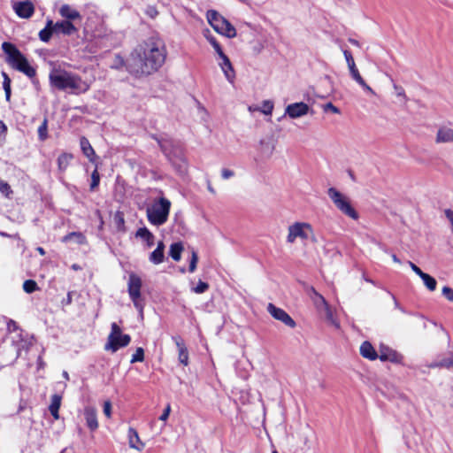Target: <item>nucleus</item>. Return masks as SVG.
Listing matches in <instances>:
<instances>
[{
	"instance_id": "nucleus-36",
	"label": "nucleus",
	"mask_w": 453,
	"mask_h": 453,
	"mask_svg": "<svg viewBox=\"0 0 453 453\" xmlns=\"http://www.w3.org/2000/svg\"><path fill=\"white\" fill-rule=\"evenodd\" d=\"M420 278L429 291H434L436 289L437 281L434 277L425 273Z\"/></svg>"
},
{
	"instance_id": "nucleus-25",
	"label": "nucleus",
	"mask_w": 453,
	"mask_h": 453,
	"mask_svg": "<svg viewBox=\"0 0 453 453\" xmlns=\"http://www.w3.org/2000/svg\"><path fill=\"white\" fill-rule=\"evenodd\" d=\"M360 354L363 357L369 360H375L378 358V354L372 345L369 342H364L360 346Z\"/></svg>"
},
{
	"instance_id": "nucleus-17",
	"label": "nucleus",
	"mask_w": 453,
	"mask_h": 453,
	"mask_svg": "<svg viewBox=\"0 0 453 453\" xmlns=\"http://www.w3.org/2000/svg\"><path fill=\"white\" fill-rule=\"evenodd\" d=\"M453 142V128L443 126L441 127L436 134V143H448Z\"/></svg>"
},
{
	"instance_id": "nucleus-4",
	"label": "nucleus",
	"mask_w": 453,
	"mask_h": 453,
	"mask_svg": "<svg viewBox=\"0 0 453 453\" xmlns=\"http://www.w3.org/2000/svg\"><path fill=\"white\" fill-rule=\"evenodd\" d=\"M171 205V202L164 196L156 199L146 210L149 222L157 226L164 225L168 220Z\"/></svg>"
},
{
	"instance_id": "nucleus-47",
	"label": "nucleus",
	"mask_w": 453,
	"mask_h": 453,
	"mask_svg": "<svg viewBox=\"0 0 453 453\" xmlns=\"http://www.w3.org/2000/svg\"><path fill=\"white\" fill-rule=\"evenodd\" d=\"M198 261V256L195 250L192 251V256L189 263L188 271L194 273L196 269V264Z\"/></svg>"
},
{
	"instance_id": "nucleus-39",
	"label": "nucleus",
	"mask_w": 453,
	"mask_h": 453,
	"mask_svg": "<svg viewBox=\"0 0 453 453\" xmlns=\"http://www.w3.org/2000/svg\"><path fill=\"white\" fill-rule=\"evenodd\" d=\"M38 136L41 141H45L48 138V121L46 119L38 127Z\"/></svg>"
},
{
	"instance_id": "nucleus-53",
	"label": "nucleus",
	"mask_w": 453,
	"mask_h": 453,
	"mask_svg": "<svg viewBox=\"0 0 453 453\" xmlns=\"http://www.w3.org/2000/svg\"><path fill=\"white\" fill-rule=\"evenodd\" d=\"M170 412H171V406H170V404H167V406L164 410L163 413L159 417V419L162 421H166L167 418H169Z\"/></svg>"
},
{
	"instance_id": "nucleus-57",
	"label": "nucleus",
	"mask_w": 453,
	"mask_h": 453,
	"mask_svg": "<svg viewBox=\"0 0 453 453\" xmlns=\"http://www.w3.org/2000/svg\"><path fill=\"white\" fill-rule=\"evenodd\" d=\"M409 265L411 268V270L419 277H421L425 273L418 266H417L414 263L411 261L409 262Z\"/></svg>"
},
{
	"instance_id": "nucleus-62",
	"label": "nucleus",
	"mask_w": 453,
	"mask_h": 453,
	"mask_svg": "<svg viewBox=\"0 0 453 453\" xmlns=\"http://www.w3.org/2000/svg\"><path fill=\"white\" fill-rule=\"evenodd\" d=\"M348 67H349V70L350 73H352L353 72H356L357 70L355 63L350 65H349Z\"/></svg>"
},
{
	"instance_id": "nucleus-10",
	"label": "nucleus",
	"mask_w": 453,
	"mask_h": 453,
	"mask_svg": "<svg viewBox=\"0 0 453 453\" xmlns=\"http://www.w3.org/2000/svg\"><path fill=\"white\" fill-rule=\"evenodd\" d=\"M266 310L274 319L280 321L290 328L296 327V323L283 309L276 307L273 303H270Z\"/></svg>"
},
{
	"instance_id": "nucleus-8",
	"label": "nucleus",
	"mask_w": 453,
	"mask_h": 453,
	"mask_svg": "<svg viewBox=\"0 0 453 453\" xmlns=\"http://www.w3.org/2000/svg\"><path fill=\"white\" fill-rule=\"evenodd\" d=\"M131 337L122 334L121 328L115 323H111V333L108 335L105 350L116 352L119 349L124 348L130 343Z\"/></svg>"
},
{
	"instance_id": "nucleus-48",
	"label": "nucleus",
	"mask_w": 453,
	"mask_h": 453,
	"mask_svg": "<svg viewBox=\"0 0 453 453\" xmlns=\"http://www.w3.org/2000/svg\"><path fill=\"white\" fill-rule=\"evenodd\" d=\"M442 296L449 302H453V288L445 286L441 289Z\"/></svg>"
},
{
	"instance_id": "nucleus-30",
	"label": "nucleus",
	"mask_w": 453,
	"mask_h": 453,
	"mask_svg": "<svg viewBox=\"0 0 453 453\" xmlns=\"http://www.w3.org/2000/svg\"><path fill=\"white\" fill-rule=\"evenodd\" d=\"M73 156L71 153L64 152L58 157V166L60 172H65L69 166Z\"/></svg>"
},
{
	"instance_id": "nucleus-24",
	"label": "nucleus",
	"mask_w": 453,
	"mask_h": 453,
	"mask_svg": "<svg viewBox=\"0 0 453 453\" xmlns=\"http://www.w3.org/2000/svg\"><path fill=\"white\" fill-rule=\"evenodd\" d=\"M428 367L453 369V352H449L447 357L434 361L428 365Z\"/></svg>"
},
{
	"instance_id": "nucleus-54",
	"label": "nucleus",
	"mask_w": 453,
	"mask_h": 453,
	"mask_svg": "<svg viewBox=\"0 0 453 453\" xmlns=\"http://www.w3.org/2000/svg\"><path fill=\"white\" fill-rule=\"evenodd\" d=\"M409 265L411 268V270L419 277H421L425 273L418 266H417L414 263L411 261L409 262Z\"/></svg>"
},
{
	"instance_id": "nucleus-20",
	"label": "nucleus",
	"mask_w": 453,
	"mask_h": 453,
	"mask_svg": "<svg viewBox=\"0 0 453 453\" xmlns=\"http://www.w3.org/2000/svg\"><path fill=\"white\" fill-rule=\"evenodd\" d=\"M219 65L220 66L222 72L224 73L226 79L230 83H234L235 73L230 62V59L228 58H224V60L219 62Z\"/></svg>"
},
{
	"instance_id": "nucleus-28",
	"label": "nucleus",
	"mask_w": 453,
	"mask_h": 453,
	"mask_svg": "<svg viewBox=\"0 0 453 453\" xmlns=\"http://www.w3.org/2000/svg\"><path fill=\"white\" fill-rule=\"evenodd\" d=\"M311 298L314 305L316 306V308L319 311H322L324 308H326V306L328 305L326 299L319 293H318L313 288H311Z\"/></svg>"
},
{
	"instance_id": "nucleus-27",
	"label": "nucleus",
	"mask_w": 453,
	"mask_h": 453,
	"mask_svg": "<svg viewBox=\"0 0 453 453\" xmlns=\"http://www.w3.org/2000/svg\"><path fill=\"white\" fill-rule=\"evenodd\" d=\"M135 236L144 241L148 247L154 245L155 236L147 227L139 228L136 231Z\"/></svg>"
},
{
	"instance_id": "nucleus-51",
	"label": "nucleus",
	"mask_w": 453,
	"mask_h": 453,
	"mask_svg": "<svg viewBox=\"0 0 453 453\" xmlns=\"http://www.w3.org/2000/svg\"><path fill=\"white\" fill-rule=\"evenodd\" d=\"M444 213H445L447 219L449 220V222L450 224L451 231L453 233V210L447 209V210H445Z\"/></svg>"
},
{
	"instance_id": "nucleus-42",
	"label": "nucleus",
	"mask_w": 453,
	"mask_h": 453,
	"mask_svg": "<svg viewBox=\"0 0 453 453\" xmlns=\"http://www.w3.org/2000/svg\"><path fill=\"white\" fill-rule=\"evenodd\" d=\"M144 360V350L142 348H137L135 352L133 354L131 363L142 362Z\"/></svg>"
},
{
	"instance_id": "nucleus-46",
	"label": "nucleus",
	"mask_w": 453,
	"mask_h": 453,
	"mask_svg": "<svg viewBox=\"0 0 453 453\" xmlns=\"http://www.w3.org/2000/svg\"><path fill=\"white\" fill-rule=\"evenodd\" d=\"M394 88V90H395V96L397 97H400L402 98V100L406 103L408 101V98L406 96V94H405V91L403 89V87L399 86V85H396V84H394L393 86Z\"/></svg>"
},
{
	"instance_id": "nucleus-50",
	"label": "nucleus",
	"mask_w": 453,
	"mask_h": 453,
	"mask_svg": "<svg viewBox=\"0 0 453 453\" xmlns=\"http://www.w3.org/2000/svg\"><path fill=\"white\" fill-rule=\"evenodd\" d=\"M324 111H331L333 113L339 114L340 110L332 103H327L323 106Z\"/></svg>"
},
{
	"instance_id": "nucleus-63",
	"label": "nucleus",
	"mask_w": 453,
	"mask_h": 453,
	"mask_svg": "<svg viewBox=\"0 0 453 453\" xmlns=\"http://www.w3.org/2000/svg\"><path fill=\"white\" fill-rule=\"evenodd\" d=\"M71 303H72V293H71V292H69V293L67 294V297H66L65 303H66V304H70Z\"/></svg>"
},
{
	"instance_id": "nucleus-13",
	"label": "nucleus",
	"mask_w": 453,
	"mask_h": 453,
	"mask_svg": "<svg viewBox=\"0 0 453 453\" xmlns=\"http://www.w3.org/2000/svg\"><path fill=\"white\" fill-rule=\"evenodd\" d=\"M7 329L10 333H16V335L19 339H16L15 336H12V342L17 345V350L18 354H19V351L23 349H27L28 346L31 344L30 342L24 340L21 337V334L19 331L18 325L13 320H9L7 322Z\"/></svg>"
},
{
	"instance_id": "nucleus-18",
	"label": "nucleus",
	"mask_w": 453,
	"mask_h": 453,
	"mask_svg": "<svg viewBox=\"0 0 453 453\" xmlns=\"http://www.w3.org/2000/svg\"><path fill=\"white\" fill-rule=\"evenodd\" d=\"M58 12L62 18L65 19V20L68 21L81 19L80 12L76 9L73 8L71 5L66 4L61 5V7L58 10Z\"/></svg>"
},
{
	"instance_id": "nucleus-52",
	"label": "nucleus",
	"mask_w": 453,
	"mask_h": 453,
	"mask_svg": "<svg viewBox=\"0 0 453 453\" xmlns=\"http://www.w3.org/2000/svg\"><path fill=\"white\" fill-rule=\"evenodd\" d=\"M206 38L210 42L215 51H219V49L221 47L219 43L216 41V39L213 36H206Z\"/></svg>"
},
{
	"instance_id": "nucleus-31",
	"label": "nucleus",
	"mask_w": 453,
	"mask_h": 453,
	"mask_svg": "<svg viewBox=\"0 0 453 453\" xmlns=\"http://www.w3.org/2000/svg\"><path fill=\"white\" fill-rule=\"evenodd\" d=\"M53 21L48 20L46 27L40 31L39 33V38L41 41L47 42L50 41L51 35L55 34V30H53Z\"/></svg>"
},
{
	"instance_id": "nucleus-29",
	"label": "nucleus",
	"mask_w": 453,
	"mask_h": 453,
	"mask_svg": "<svg viewBox=\"0 0 453 453\" xmlns=\"http://www.w3.org/2000/svg\"><path fill=\"white\" fill-rule=\"evenodd\" d=\"M62 397L59 395H53L51 396L50 404L49 406V410L50 414L53 416L55 419L59 418L58 411L61 405Z\"/></svg>"
},
{
	"instance_id": "nucleus-56",
	"label": "nucleus",
	"mask_w": 453,
	"mask_h": 453,
	"mask_svg": "<svg viewBox=\"0 0 453 453\" xmlns=\"http://www.w3.org/2000/svg\"><path fill=\"white\" fill-rule=\"evenodd\" d=\"M409 265L411 268V270L419 277H421L425 273L418 266H417L414 263L411 261L409 262Z\"/></svg>"
},
{
	"instance_id": "nucleus-32",
	"label": "nucleus",
	"mask_w": 453,
	"mask_h": 453,
	"mask_svg": "<svg viewBox=\"0 0 453 453\" xmlns=\"http://www.w3.org/2000/svg\"><path fill=\"white\" fill-rule=\"evenodd\" d=\"M183 245L180 242H174L170 246L169 255L174 261H180Z\"/></svg>"
},
{
	"instance_id": "nucleus-9",
	"label": "nucleus",
	"mask_w": 453,
	"mask_h": 453,
	"mask_svg": "<svg viewBox=\"0 0 453 453\" xmlns=\"http://www.w3.org/2000/svg\"><path fill=\"white\" fill-rule=\"evenodd\" d=\"M142 286V279L134 273L128 277L127 291L134 306L139 311L141 315L143 311V303L141 296V289Z\"/></svg>"
},
{
	"instance_id": "nucleus-43",
	"label": "nucleus",
	"mask_w": 453,
	"mask_h": 453,
	"mask_svg": "<svg viewBox=\"0 0 453 453\" xmlns=\"http://www.w3.org/2000/svg\"><path fill=\"white\" fill-rule=\"evenodd\" d=\"M208 289H209V284L204 281H202V280H199L197 285L196 287L192 288V291L196 294H203V293L206 292Z\"/></svg>"
},
{
	"instance_id": "nucleus-37",
	"label": "nucleus",
	"mask_w": 453,
	"mask_h": 453,
	"mask_svg": "<svg viewBox=\"0 0 453 453\" xmlns=\"http://www.w3.org/2000/svg\"><path fill=\"white\" fill-rule=\"evenodd\" d=\"M2 76L4 78L3 88L5 92V98L9 102L11 99V79L5 72H2Z\"/></svg>"
},
{
	"instance_id": "nucleus-11",
	"label": "nucleus",
	"mask_w": 453,
	"mask_h": 453,
	"mask_svg": "<svg viewBox=\"0 0 453 453\" xmlns=\"http://www.w3.org/2000/svg\"><path fill=\"white\" fill-rule=\"evenodd\" d=\"M310 107L303 102L294 103L288 104L285 108V115H288L290 119L302 118L308 114Z\"/></svg>"
},
{
	"instance_id": "nucleus-60",
	"label": "nucleus",
	"mask_w": 453,
	"mask_h": 453,
	"mask_svg": "<svg viewBox=\"0 0 453 453\" xmlns=\"http://www.w3.org/2000/svg\"><path fill=\"white\" fill-rule=\"evenodd\" d=\"M6 130H7V127H6L5 124L0 120V136L4 135Z\"/></svg>"
},
{
	"instance_id": "nucleus-16",
	"label": "nucleus",
	"mask_w": 453,
	"mask_h": 453,
	"mask_svg": "<svg viewBox=\"0 0 453 453\" xmlns=\"http://www.w3.org/2000/svg\"><path fill=\"white\" fill-rule=\"evenodd\" d=\"M378 357L381 361H390L392 363H400L402 360V356L399 353L388 347L380 348Z\"/></svg>"
},
{
	"instance_id": "nucleus-2",
	"label": "nucleus",
	"mask_w": 453,
	"mask_h": 453,
	"mask_svg": "<svg viewBox=\"0 0 453 453\" xmlns=\"http://www.w3.org/2000/svg\"><path fill=\"white\" fill-rule=\"evenodd\" d=\"M49 81L52 88L73 95L86 93L92 84L91 81L83 80L80 75L59 66H53L50 70Z\"/></svg>"
},
{
	"instance_id": "nucleus-59",
	"label": "nucleus",
	"mask_w": 453,
	"mask_h": 453,
	"mask_svg": "<svg viewBox=\"0 0 453 453\" xmlns=\"http://www.w3.org/2000/svg\"><path fill=\"white\" fill-rule=\"evenodd\" d=\"M343 55L345 57L348 66L355 63L352 55L349 50H344Z\"/></svg>"
},
{
	"instance_id": "nucleus-35",
	"label": "nucleus",
	"mask_w": 453,
	"mask_h": 453,
	"mask_svg": "<svg viewBox=\"0 0 453 453\" xmlns=\"http://www.w3.org/2000/svg\"><path fill=\"white\" fill-rule=\"evenodd\" d=\"M113 222L116 228L120 232H125V219L124 213L120 211H118L114 213Z\"/></svg>"
},
{
	"instance_id": "nucleus-22",
	"label": "nucleus",
	"mask_w": 453,
	"mask_h": 453,
	"mask_svg": "<svg viewBox=\"0 0 453 453\" xmlns=\"http://www.w3.org/2000/svg\"><path fill=\"white\" fill-rule=\"evenodd\" d=\"M128 444L129 447L141 451L144 448V443L140 440L137 431L129 427L128 429Z\"/></svg>"
},
{
	"instance_id": "nucleus-6",
	"label": "nucleus",
	"mask_w": 453,
	"mask_h": 453,
	"mask_svg": "<svg viewBox=\"0 0 453 453\" xmlns=\"http://www.w3.org/2000/svg\"><path fill=\"white\" fill-rule=\"evenodd\" d=\"M296 239L302 241L311 240L316 242L313 228L311 224L307 222H295L288 226L287 242L290 244L294 243Z\"/></svg>"
},
{
	"instance_id": "nucleus-34",
	"label": "nucleus",
	"mask_w": 453,
	"mask_h": 453,
	"mask_svg": "<svg viewBox=\"0 0 453 453\" xmlns=\"http://www.w3.org/2000/svg\"><path fill=\"white\" fill-rule=\"evenodd\" d=\"M352 79L357 82L365 91L371 93V94H374V91L372 90V88L365 81V80L362 78V76L360 75L358 70H357L356 72H353L352 73H350Z\"/></svg>"
},
{
	"instance_id": "nucleus-38",
	"label": "nucleus",
	"mask_w": 453,
	"mask_h": 453,
	"mask_svg": "<svg viewBox=\"0 0 453 453\" xmlns=\"http://www.w3.org/2000/svg\"><path fill=\"white\" fill-rule=\"evenodd\" d=\"M273 110V103L270 100H265L262 103L261 108H257L256 111H259L265 115H271Z\"/></svg>"
},
{
	"instance_id": "nucleus-41",
	"label": "nucleus",
	"mask_w": 453,
	"mask_h": 453,
	"mask_svg": "<svg viewBox=\"0 0 453 453\" xmlns=\"http://www.w3.org/2000/svg\"><path fill=\"white\" fill-rule=\"evenodd\" d=\"M0 192L6 197H10L12 194L11 186L4 180L0 179Z\"/></svg>"
},
{
	"instance_id": "nucleus-7",
	"label": "nucleus",
	"mask_w": 453,
	"mask_h": 453,
	"mask_svg": "<svg viewBox=\"0 0 453 453\" xmlns=\"http://www.w3.org/2000/svg\"><path fill=\"white\" fill-rule=\"evenodd\" d=\"M207 20L213 29L228 38H234L236 35L235 28L226 20L223 16L218 13L216 11L211 10L206 14Z\"/></svg>"
},
{
	"instance_id": "nucleus-44",
	"label": "nucleus",
	"mask_w": 453,
	"mask_h": 453,
	"mask_svg": "<svg viewBox=\"0 0 453 453\" xmlns=\"http://www.w3.org/2000/svg\"><path fill=\"white\" fill-rule=\"evenodd\" d=\"M99 182H100V175H99L97 167H96V169L93 171V173L91 174L90 189L94 190L96 188H97V186L99 185Z\"/></svg>"
},
{
	"instance_id": "nucleus-5",
	"label": "nucleus",
	"mask_w": 453,
	"mask_h": 453,
	"mask_svg": "<svg viewBox=\"0 0 453 453\" xmlns=\"http://www.w3.org/2000/svg\"><path fill=\"white\" fill-rule=\"evenodd\" d=\"M327 195L334 206L344 215L352 219H358V213L352 206L349 198L335 188H329Z\"/></svg>"
},
{
	"instance_id": "nucleus-15",
	"label": "nucleus",
	"mask_w": 453,
	"mask_h": 453,
	"mask_svg": "<svg viewBox=\"0 0 453 453\" xmlns=\"http://www.w3.org/2000/svg\"><path fill=\"white\" fill-rule=\"evenodd\" d=\"M84 418L87 423L88 427L91 431H95L98 428V421H97V411L93 406H86L84 408Z\"/></svg>"
},
{
	"instance_id": "nucleus-14",
	"label": "nucleus",
	"mask_w": 453,
	"mask_h": 453,
	"mask_svg": "<svg viewBox=\"0 0 453 453\" xmlns=\"http://www.w3.org/2000/svg\"><path fill=\"white\" fill-rule=\"evenodd\" d=\"M53 30H55V34L57 35H72L77 32V28L74 25L68 20L53 22Z\"/></svg>"
},
{
	"instance_id": "nucleus-40",
	"label": "nucleus",
	"mask_w": 453,
	"mask_h": 453,
	"mask_svg": "<svg viewBox=\"0 0 453 453\" xmlns=\"http://www.w3.org/2000/svg\"><path fill=\"white\" fill-rule=\"evenodd\" d=\"M23 289L28 294L33 293L37 289V283L33 280H27L23 283Z\"/></svg>"
},
{
	"instance_id": "nucleus-3",
	"label": "nucleus",
	"mask_w": 453,
	"mask_h": 453,
	"mask_svg": "<svg viewBox=\"0 0 453 453\" xmlns=\"http://www.w3.org/2000/svg\"><path fill=\"white\" fill-rule=\"evenodd\" d=\"M2 50L6 56V63L12 69L24 73L28 78H34L36 75L35 68L30 65L25 55L13 43L3 42Z\"/></svg>"
},
{
	"instance_id": "nucleus-64",
	"label": "nucleus",
	"mask_w": 453,
	"mask_h": 453,
	"mask_svg": "<svg viewBox=\"0 0 453 453\" xmlns=\"http://www.w3.org/2000/svg\"><path fill=\"white\" fill-rule=\"evenodd\" d=\"M36 250L40 255L43 256L45 254V250L42 247H38Z\"/></svg>"
},
{
	"instance_id": "nucleus-19",
	"label": "nucleus",
	"mask_w": 453,
	"mask_h": 453,
	"mask_svg": "<svg viewBox=\"0 0 453 453\" xmlns=\"http://www.w3.org/2000/svg\"><path fill=\"white\" fill-rule=\"evenodd\" d=\"M80 146H81V151L84 154V156L91 163H96V152H95L93 147L91 146L89 141L86 137L82 136L80 139Z\"/></svg>"
},
{
	"instance_id": "nucleus-33",
	"label": "nucleus",
	"mask_w": 453,
	"mask_h": 453,
	"mask_svg": "<svg viewBox=\"0 0 453 453\" xmlns=\"http://www.w3.org/2000/svg\"><path fill=\"white\" fill-rule=\"evenodd\" d=\"M72 240H74L79 244L86 243V237L80 232H72V233L65 235L62 239V242H67Z\"/></svg>"
},
{
	"instance_id": "nucleus-45",
	"label": "nucleus",
	"mask_w": 453,
	"mask_h": 453,
	"mask_svg": "<svg viewBox=\"0 0 453 453\" xmlns=\"http://www.w3.org/2000/svg\"><path fill=\"white\" fill-rule=\"evenodd\" d=\"M322 311H325L326 319L334 326L339 327L338 322L334 319L333 311L329 305L326 306V308H324Z\"/></svg>"
},
{
	"instance_id": "nucleus-21",
	"label": "nucleus",
	"mask_w": 453,
	"mask_h": 453,
	"mask_svg": "<svg viewBox=\"0 0 453 453\" xmlns=\"http://www.w3.org/2000/svg\"><path fill=\"white\" fill-rule=\"evenodd\" d=\"M178 351H179V361L184 365H188V349L182 341V339L180 336H175L173 338Z\"/></svg>"
},
{
	"instance_id": "nucleus-12",
	"label": "nucleus",
	"mask_w": 453,
	"mask_h": 453,
	"mask_svg": "<svg viewBox=\"0 0 453 453\" xmlns=\"http://www.w3.org/2000/svg\"><path fill=\"white\" fill-rule=\"evenodd\" d=\"M12 9L15 13L21 19H29L35 12V6L32 2L19 1L12 4Z\"/></svg>"
},
{
	"instance_id": "nucleus-1",
	"label": "nucleus",
	"mask_w": 453,
	"mask_h": 453,
	"mask_svg": "<svg viewBox=\"0 0 453 453\" xmlns=\"http://www.w3.org/2000/svg\"><path fill=\"white\" fill-rule=\"evenodd\" d=\"M167 50L164 41L151 36L138 44L127 60V69L135 75H149L165 63Z\"/></svg>"
},
{
	"instance_id": "nucleus-58",
	"label": "nucleus",
	"mask_w": 453,
	"mask_h": 453,
	"mask_svg": "<svg viewBox=\"0 0 453 453\" xmlns=\"http://www.w3.org/2000/svg\"><path fill=\"white\" fill-rule=\"evenodd\" d=\"M221 175H222L223 179L227 180V179L233 177L234 175V173L232 170L224 168L221 171Z\"/></svg>"
},
{
	"instance_id": "nucleus-26",
	"label": "nucleus",
	"mask_w": 453,
	"mask_h": 453,
	"mask_svg": "<svg viewBox=\"0 0 453 453\" xmlns=\"http://www.w3.org/2000/svg\"><path fill=\"white\" fill-rule=\"evenodd\" d=\"M160 148L173 165H178L180 172L185 171L186 163L181 157H172L165 143L159 142Z\"/></svg>"
},
{
	"instance_id": "nucleus-23",
	"label": "nucleus",
	"mask_w": 453,
	"mask_h": 453,
	"mask_svg": "<svg viewBox=\"0 0 453 453\" xmlns=\"http://www.w3.org/2000/svg\"><path fill=\"white\" fill-rule=\"evenodd\" d=\"M150 261L154 265L164 262L165 259V244L162 241L157 243L155 250H153L149 257Z\"/></svg>"
},
{
	"instance_id": "nucleus-55",
	"label": "nucleus",
	"mask_w": 453,
	"mask_h": 453,
	"mask_svg": "<svg viewBox=\"0 0 453 453\" xmlns=\"http://www.w3.org/2000/svg\"><path fill=\"white\" fill-rule=\"evenodd\" d=\"M409 265L411 268V270L419 277H421L425 273L418 266H417L414 263L411 261L409 262Z\"/></svg>"
},
{
	"instance_id": "nucleus-49",
	"label": "nucleus",
	"mask_w": 453,
	"mask_h": 453,
	"mask_svg": "<svg viewBox=\"0 0 453 453\" xmlns=\"http://www.w3.org/2000/svg\"><path fill=\"white\" fill-rule=\"evenodd\" d=\"M104 414L110 418L111 416V403L110 401H105L104 403Z\"/></svg>"
},
{
	"instance_id": "nucleus-61",
	"label": "nucleus",
	"mask_w": 453,
	"mask_h": 453,
	"mask_svg": "<svg viewBox=\"0 0 453 453\" xmlns=\"http://www.w3.org/2000/svg\"><path fill=\"white\" fill-rule=\"evenodd\" d=\"M216 53L218 54L219 56V61H222L224 60V58H228L222 50V49L220 48L219 49V51H216Z\"/></svg>"
}]
</instances>
